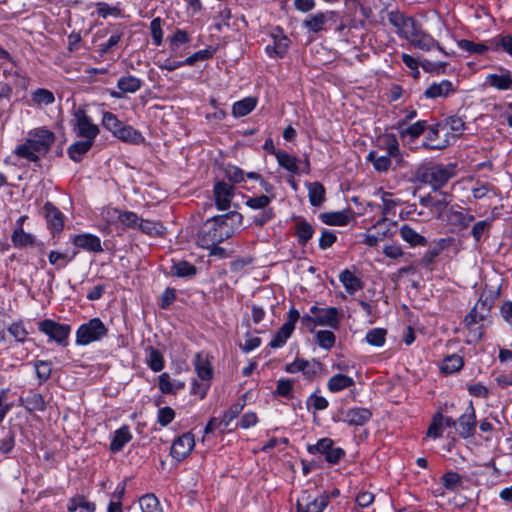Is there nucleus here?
Masks as SVG:
<instances>
[{"label": "nucleus", "mask_w": 512, "mask_h": 512, "mask_svg": "<svg viewBox=\"0 0 512 512\" xmlns=\"http://www.w3.org/2000/svg\"><path fill=\"white\" fill-rule=\"evenodd\" d=\"M389 23L396 28L397 34L406 39L414 48L431 51L437 49L443 54H447L439 43L426 31L421 24L412 17H407L399 11L388 13Z\"/></svg>", "instance_id": "1"}, {"label": "nucleus", "mask_w": 512, "mask_h": 512, "mask_svg": "<svg viewBox=\"0 0 512 512\" xmlns=\"http://www.w3.org/2000/svg\"><path fill=\"white\" fill-rule=\"evenodd\" d=\"M55 135L46 128H36L28 133L25 142L15 149V154L31 162H37L40 157L45 156L53 143Z\"/></svg>", "instance_id": "2"}, {"label": "nucleus", "mask_w": 512, "mask_h": 512, "mask_svg": "<svg viewBox=\"0 0 512 512\" xmlns=\"http://www.w3.org/2000/svg\"><path fill=\"white\" fill-rule=\"evenodd\" d=\"M379 147H383L386 154L380 155L377 150H372L366 157L367 161L372 163L373 168L377 172H387L392 168L393 161L398 167H403L405 165L404 158L400 152L399 143L394 135H385L380 140Z\"/></svg>", "instance_id": "3"}, {"label": "nucleus", "mask_w": 512, "mask_h": 512, "mask_svg": "<svg viewBox=\"0 0 512 512\" xmlns=\"http://www.w3.org/2000/svg\"><path fill=\"white\" fill-rule=\"evenodd\" d=\"M454 174L452 165L426 164L420 166L416 171L419 181L429 184L433 189H439L445 185Z\"/></svg>", "instance_id": "4"}, {"label": "nucleus", "mask_w": 512, "mask_h": 512, "mask_svg": "<svg viewBox=\"0 0 512 512\" xmlns=\"http://www.w3.org/2000/svg\"><path fill=\"white\" fill-rule=\"evenodd\" d=\"M107 333L108 329L99 318L90 319L76 331V344L81 346L88 345L104 338Z\"/></svg>", "instance_id": "5"}, {"label": "nucleus", "mask_w": 512, "mask_h": 512, "mask_svg": "<svg viewBox=\"0 0 512 512\" xmlns=\"http://www.w3.org/2000/svg\"><path fill=\"white\" fill-rule=\"evenodd\" d=\"M229 238V232L223 231L211 217L201 227L198 233V244L206 249L218 245Z\"/></svg>", "instance_id": "6"}, {"label": "nucleus", "mask_w": 512, "mask_h": 512, "mask_svg": "<svg viewBox=\"0 0 512 512\" xmlns=\"http://www.w3.org/2000/svg\"><path fill=\"white\" fill-rule=\"evenodd\" d=\"M489 314L490 306L487 304V301L479 299L471 311L465 316L464 323L466 327L470 329V334H472L476 339H481L483 332L481 327L473 326L486 320L489 317Z\"/></svg>", "instance_id": "7"}, {"label": "nucleus", "mask_w": 512, "mask_h": 512, "mask_svg": "<svg viewBox=\"0 0 512 512\" xmlns=\"http://www.w3.org/2000/svg\"><path fill=\"white\" fill-rule=\"evenodd\" d=\"M38 329L47 335L50 340L55 341L59 345L66 347L68 345V337L71 332V326L61 324L51 319H45L38 323Z\"/></svg>", "instance_id": "8"}, {"label": "nucleus", "mask_w": 512, "mask_h": 512, "mask_svg": "<svg viewBox=\"0 0 512 512\" xmlns=\"http://www.w3.org/2000/svg\"><path fill=\"white\" fill-rule=\"evenodd\" d=\"M74 116V129L78 137L94 141L99 134V128L93 124L90 117L86 114L85 110L78 108L73 113Z\"/></svg>", "instance_id": "9"}, {"label": "nucleus", "mask_w": 512, "mask_h": 512, "mask_svg": "<svg viewBox=\"0 0 512 512\" xmlns=\"http://www.w3.org/2000/svg\"><path fill=\"white\" fill-rule=\"evenodd\" d=\"M300 319L299 311L292 307L288 312L287 321L280 327L274 338L269 343L271 348H279L283 346L287 339L291 336L296 322Z\"/></svg>", "instance_id": "10"}, {"label": "nucleus", "mask_w": 512, "mask_h": 512, "mask_svg": "<svg viewBox=\"0 0 512 512\" xmlns=\"http://www.w3.org/2000/svg\"><path fill=\"white\" fill-rule=\"evenodd\" d=\"M372 417V412L367 408H352L347 411H339L333 417L336 422L342 421L351 426H362L366 424Z\"/></svg>", "instance_id": "11"}, {"label": "nucleus", "mask_w": 512, "mask_h": 512, "mask_svg": "<svg viewBox=\"0 0 512 512\" xmlns=\"http://www.w3.org/2000/svg\"><path fill=\"white\" fill-rule=\"evenodd\" d=\"M195 446L193 434L187 432L174 440L171 446L170 454L177 461L184 460Z\"/></svg>", "instance_id": "12"}, {"label": "nucleus", "mask_w": 512, "mask_h": 512, "mask_svg": "<svg viewBox=\"0 0 512 512\" xmlns=\"http://www.w3.org/2000/svg\"><path fill=\"white\" fill-rule=\"evenodd\" d=\"M328 503L329 495L325 493L314 498H311L310 495H303L297 500V510L299 512H323Z\"/></svg>", "instance_id": "13"}, {"label": "nucleus", "mask_w": 512, "mask_h": 512, "mask_svg": "<svg viewBox=\"0 0 512 512\" xmlns=\"http://www.w3.org/2000/svg\"><path fill=\"white\" fill-rule=\"evenodd\" d=\"M476 428V416L475 410L470 403L467 411L462 414L456 423V431L458 435L462 438H469L474 435Z\"/></svg>", "instance_id": "14"}, {"label": "nucleus", "mask_w": 512, "mask_h": 512, "mask_svg": "<svg viewBox=\"0 0 512 512\" xmlns=\"http://www.w3.org/2000/svg\"><path fill=\"white\" fill-rule=\"evenodd\" d=\"M312 315H316V323L319 326H329L331 328H337L339 324L338 310L335 307L330 308H318L312 306L310 308Z\"/></svg>", "instance_id": "15"}, {"label": "nucleus", "mask_w": 512, "mask_h": 512, "mask_svg": "<svg viewBox=\"0 0 512 512\" xmlns=\"http://www.w3.org/2000/svg\"><path fill=\"white\" fill-rule=\"evenodd\" d=\"M336 15L337 14L334 11L309 15L303 22V25L309 31L317 33L319 31L325 30L327 28L326 25L330 21H335Z\"/></svg>", "instance_id": "16"}, {"label": "nucleus", "mask_w": 512, "mask_h": 512, "mask_svg": "<svg viewBox=\"0 0 512 512\" xmlns=\"http://www.w3.org/2000/svg\"><path fill=\"white\" fill-rule=\"evenodd\" d=\"M223 231L229 232V238L234 234L243 220L242 214L237 211H230L226 214L217 215L212 217Z\"/></svg>", "instance_id": "17"}, {"label": "nucleus", "mask_w": 512, "mask_h": 512, "mask_svg": "<svg viewBox=\"0 0 512 512\" xmlns=\"http://www.w3.org/2000/svg\"><path fill=\"white\" fill-rule=\"evenodd\" d=\"M45 218L49 229L54 232H61L64 227V215L51 202H46L43 207Z\"/></svg>", "instance_id": "18"}, {"label": "nucleus", "mask_w": 512, "mask_h": 512, "mask_svg": "<svg viewBox=\"0 0 512 512\" xmlns=\"http://www.w3.org/2000/svg\"><path fill=\"white\" fill-rule=\"evenodd\" d=\"M233 197V186L225 183L218 182L214 186V198L216 207L219 210H226L230 207Z\"/></svg>", "instance_id": "19"}, {"label": "nucleus", "mask_w": 512, "mask_h": 512, "mask_svg": "<svg viewBox=\"0 0 512 512\" xmlns=\"http://www.w3.org/2000/svg\"><path fill=\"white\" fill-rule=\"evenodd\" d=\"M446 221L449 225L462 230L467 228L474 221V216L464 212L463 209L459 210L451 207L446 212Z\"/></svg>", "instance_id": "20"}, {"label": "nucleus", "mask_w": 512, "mask_h": 512, "mask_svg": "<svg viewBox=\"0 0 512 512\" xmlns=\"http://www.w3.org/2000/svg\"><path fill=\"white\" fill-rule=\"evenodd\" d=\"M72 243L89 252L100 253L103 251L101 240L93 234H79L73 237Z\"/></svg>", "instance_id": "21"}, {"label": "nucleus", "mask_w": 512, "mask_h": 512, "mask_svg": "<svg viewBox=\"0 0 512 512\" xmlns=\"http://www.w3.org/2000/svg\"><path fill=\"white\" fill-rule=\"evenodd\" d=\"M395 128L399 129L401 138L404 139L406 137H409L410 140H414L418 138L427 129V122L425 120H420L411 125L406 126V124H404V121H399Z\"/></svg>", "instance_id": "22"}, {"label": "nucleus", "mask_w": 512, "mask_h": 512, "mask_svg": "<svg viewBox=\"0 0 512 512\" xmlns=\"http://www.w3.org/2000/svg\"><path fill=\"white\" fill-rule=\"evenodd\" d=\"M442 127L441 124L437 123L432 126H427L428 132L426 140L422 143V146L429 150H442L447 146V141H437L439 137V129Z\"/></svg>", "instance_id": "23"}, {"label": "nucleus", "mask_w": 512, "mask_h": 512, "mask_svg": "<svg viewBox=\"0 0 512 512\" xmlns=\"http://www.w3.org/2000/svg\"><path fill=\"white\" fill-rule=\"evenodd\" d=\"M454 92L453 85L448 80H443L440 83H432L424 92L427 98L447 97Z\"/></svg>", "instance_id": "24"}, {"label": "nucleus", "mask_w": 512, "mask_h": 512, "mask_svg": "<svg viewBox=\"0 0 512 512\" xmlns=\"http://www.w3.org/2000/svg\"><path fill=\"white\" fill-rule=\"evenodd\" d=\"M115 137L123 142L134 145H139L144 142L142 134L130 125L123 124L120 130L117 131Z\"/></svg>", "instance_id": "25"}, {"label": "nucleus", "mask_w": 512, "mask_h": 512, "mask_svg": "<svg viewBox=\"0 0 512 512\" xmlns=\"http://www.w3.org/2000/svg\"><path fill=\"white\" fill-rule=\"evenodd\" d=\"M314 234V228L304 218H297L295 221V235L300 245H305Z\"/></svg>", "instance_id": "26"}, {"label": "nucleus", "mask_w": 512, "mask_h": 512, "mask_svg": "<svg viewBox=\"0 0 512 512\" xmlns=\"http://www.w3.org/2000/svg\"><path fill=\"white\" fill-rule=\"evenodd\" d=\"M355 381L352 377L344 374H336L332 376L327 382V388L330 392L336 393L344 389L354 386Z\"/></svg>", "instance_id": "27"}, {"label": "nucleus", "mask_w": 512, "mask_h": 512, "mask_svg": "<svg viewBox=\"0 0 512 512\" xmlns=\"http://www.w3.org/2000/svg\"><path fill=\"white\" fill-rule=\"evenodd\" d=\"M486 82L492 87L500 90H506L511 87L512 78L509 71H501V73L487 75Z\"/></svg>", "instance_id": "28"}, {"label": "nucleus", "mask_w": 512, "mask_h": 512, "mask_svg": "<svg viewBox=\"0 0 512 512\" xmlns=\"http://www.w3.org/2000/svg\"><path fill=\"white\" fill-rule=\"evenodd\" d=\"M20 405H22L29 412L43 411L46 408V403L43 396L39 393H30L27 397H20Z\"/></svg>", "instance_id": "29"}, {"label": "nucleus", "mask_w": 512, "mask_h": 512, "mask_svg": "<svg viewBox=\"0 0 512 512\" xmlns=\"http://www.w3.org/2000/svg\"><path fill=\"white\" fill-rule=\"evenodd\" d=\"M310 204L314 207L321 206L326 200V191L320 182H311L307 184Z\"/></svg>", "instance_id": "30"}, {"label": "nucleus", "mask_w": 512, "mask_h": 512, "mask_svg": "<svg viewBox=\"0 0 512 512\" xmlns=\"http://www.w3.org/2000/svg\"><path fill=\"white\" fill-rule=\"evenodd\" d=\"M132 438L128 426H122L118 430L115 431L113 439L110 443V450L112 452H118L123 449L126 443H128Z\"/></svg>", "instance_id": "31"}, {"label": "nucleus", "mask_w": 512, "mask_h": 512, "mask_svg": "<svg viewBox=\"0 0 512 512\" xmlns=\"http://www.w3.org/2000/svg\"><path fill=\"white\" fill-rule=\"evenodd\" d=\"M93 143L94 141L88 139L77 141L69 146L67 153L73 161L79 162L82 156L91 149Z\"/></svg>", "instance_id": "32"}, {"label": "nucleus", "mask_w": 512, "mask_h": 512, "mask_svg": "<svg viewBox=\"0 0 512 512\" xmlns=\"http://www.w3.org/2000/svg\"><path fill=\"white\" fill-rule=\"evenodd\" d=\"M400 236L401 238L409 243L411 246H425L426 238L416 232L409 225H403L400 228Z\"/></svg>", "instance_id": "33"}, {"label": "nucleus", "mask_w": 512, "mask_h": 512, "mask_svg": "<svg viewBox=\"0 0 512 512\" xmlns=\"http://www.w3.org/2000/svg\"><path fill=\"white\" fill-rule=\"evenodd\" d=\"M319 218L323 223L334 226H344L350 221L349 215L344 211L321 213Z\"/></svg>", "instance_id": "34"}, {"label": "nucleus", "mask_w": 512, "mask_h": 512, "mask_svg": "<svg viewBox=\"0 0 512 512\" xmlns=\"http://www.w3.org/2000/svg\"><path fill=\"white\" fill-rule=\"evenodd\" d=\"M142 86V81L132 75L122 76L118 79L117 87L124 93H135Z\"/></svg>", "instance_id": "35"}, {"label": "nucleus", "mask_w": 512, "mask_h": 512, "mask_svg": "<svg viewBox=\"0 0 512 512\" xmlns=\"http://www.w3.org/2000/svg\"><path fill=\"white\" fill-rule=\"evenodd\" d=\"M340 281L344 285L347 293L354 294L362 288V282L351 271L344 270L339 276Z\"/></svg>", "instance_id": "36"}, {"label": "nucleus", "mask_w": 512, "mask_h": 512, "mask_svg": "<svg viewBox=\"0 0 512 512\" xmlns=\"http://www.w3.org/2000/svg\"><path fill=\"white\" fill-rule=\"evenodd\" d=\"M195 370L198 377L203 381H209L212 377V368L207 359L200 353L194 359Z\"/></svg>", "instance_id": "37"}, {"label": "nucleus", "mask_w": 512, "mask_h": 512, "mask_svg": "<svg viewBox=\"0 0 512 512\" xmlns=\"http://www.w3.org/2000/svg\"><path fill=\"white\" fill-rule=\"evenodd\" d=\"M256 104L257 101L255 98L247 97L234 103L232 113L235 117L246 116L256 107Z\"/></svg>", "instance_id": "38"}, {"label": "nucleus", "mask_w": 512, "mask_h": 512, "mask_svg": "<svg viewBox=\"0 0 512 512\" xmlns=\"http://www.w3.org/2000/svg\"><path fill=\"white\" fill-rule=\"evenodd\" d=\"M463 359L457 354H452L444 358L441 364V371L445 374L458 372L463 367Z\"/></svg>", "instance_id": "39"}, {"label": "nucleus", "mask_w": 512, "mask_h": 512, "mask_svg": "<svg viewBox=\"0 0 512 512\" xmlns=\"http://www.w3.org/2000/svg\"><path fill=\"white\" fill-rule=\"evenodd\" d=\"M196 272V267L187 261L174 262L171 267V275L176 277H192Z\"/></svg>", "instance_id": "40"}, {"label": "nucleus", "mask_w": 512, "mask_h": 512, "mask_svg": "<svg viewBox=\"0 0 512 512\" xmlns=\"http://www.w3.org/2000/svg\"><path fill=\"white\" fill-rule=\"evenodd\" d=\"M275 157L278 161V164L287 171L294 174H297L299 172V168L297 165L298 159L295 156H292L287 152L280 151L276 153Z\"/></svg>", "instance_id": "41"}, {"label": "nucleus", "mask_w": 512, "mask_h": 512, "mask_svg": "<svg viewBox=\"0 0 512 512\" xmlns=\"http://www.w3.org/2000/svg\"><path fill=\"white\" fill-rule=\"evenodd\" d=\"M80 509V512H95L96 506L93 502L87 501L83 496H76L70 499L68 510L74 512Z\"/></svg>", "instance_id": "42"}, {"label": "nucleus", "mask_w": 512, "mask_h": 512, "mask_svg": "<svg viewBox=\"0 0 512 512\" xmlns=\"http://www.w3.org/2000/svg\"><path fill=\"white\" fill-rule=\"evenodd\" d=\"M491 226H492L491 219H485V220L476 222L471 229V235H472L473 239L475 240V242L479 243V242H481V240L484 237H487Z\"/></svg>", "instance_id": "43"}, {"label": "nucleus", "mask_w": 512, "mask_h": 512, "mask_svg": "<svg viewBox=\"0 0 512 512\" xmlns=\"http://www.w3.org/2000/svg\"><path fill=\"white\" fill-rule=\"evenodd\" d=\"M11 240L15 247L32 246L34 244L33 235L26 233L21 227L14 229Z\"/></svg>", "instance_id": "44"}, {"label": "nucleus", "mask_w": 512, "mask_h": 512, "mask_svg": "<svg viewBox=\"0 0 512 512\" xmlns=\"http://www.w3.org/2000/svg\"><path fill=\"white\" fill-rule=\"evenodd\" d=\"M31 100L35 105L42 106L53 104L55 97L50 90L39 88L32 92Z\"/></svg>", "instance_id": "45"}, {"label": "nucleus", "mask_w": 512, "mask_h": 512, "mask_svg": "<svg viewBox=\"0 0 512 512\" xmlns=\"http://www.w3.org/2000/svg\"><path fill=\"white\" fill-rule=\"evenodd\" d=\"M423 201L427 207L435 210L438 213L437 218L442 217L443 212L450 203V199L446 194H442L440 198L430 197L429 199Z\"/></svg>", "instance_id": "46"}, {"label": "nucleus", "mask_w": 512, "mask_h": 512, "mask_svg": "<svg viewBox=\"0 0 512 512\" xmlns=\"http://www.w3.org/2000/svg\"><path fill=\"white\" fill-rule=\"evenodd\" d=\"M147 364L154 372H159L164 368V358L162 354L155 348L149 347Z\"/></svg>", "instance_id": "47"}, {"label": "nucleus", "mask_w": 512, "mask_h": 512, "mask_svg": "<svg viewBox=\"0 0 512 512\" xmlns=\"http://www.w3.org/2000/svg\"><path fill=\"white\" fill-rule=\"evenodd\" d=\"M386 220L387 218L383 217L382 219L378 220L375 225H373L372 229L377 230V235H366L364 239V243L366 245L374 247L387 235L385 230L381 231V228L385 224Z\"/></svg>", "instance_id": "48"}, {"label": "nucleus", "mask_w": 512, "mask_h": 512, "mask_svg": "<svg viewBox=\"0 0 512 512\" xmlns=\"http://www.w3.org/2000/svg\"><path fill=\"white\" fill-rule=\"evenodd\" d=\"M139 503L142 512H162L159 501L153 494L142 496Z\"/></svg>", "instance_id": "49"}, {"label": "nucleus", "mask_w": 512, "mask_h": 512, "mask_svg": "<svg viewBox=\"0 0 512 512\" xmlns=\"http://www.w3.org/2000/svg\"><path fill=\"white\" fill-rule=\"evenodd\" d=\"M103 126L110 131L113 136L117 134L123 123L111 112H104L102 117Z\"/></svg>", "instance_id": "50"}, {"label": "nucleus", "mask_w": 512, "mask_h": 512, "mask_svg": "<svg viewBox=\"0 0 512 512\" xmlns=\"http://www.w3.org/2000/svg\"><path fill=\"white\" fill-rule=\"evenodd\" d=\"M442 483L446 489L455 491L462 486L463 481L458 473L449 471L442 476Z\"/></svg>", "instance_id": "51"}, {"label": "nucleus", "mask_w": 512, "mask_h": 512, "mask_svg": "<svg viewBox=\"0 0 512 512\" xmlns=\"http://www.w3.org/2000/svg\"><path fill=\"white\" fill-rule=\"evenodd\" d=\"M75 255L76 252H74L72 256H69L66 253L51 251L49 253L48 259L50 264L56 266L57 269H61L65 267L70 261H72Z\"/></svg>", "instance_id": "52"}, {"label": "nucleus", "mask_w": 512, "mask_h": 512, "mask_svg": "<svg viewBox=\"0 0 512 512\" xmlns=\"http://www.w3.org/2000/svg\"><path fill=\"white\" fill-rule=\"evenodd\" d=\"M458 46L464 50L469 52L470 54L482 55L488 50V46L482 43H474L472 41L463 39L458 42Z\"/></svg>", "instance_id": "53"}, {"label": "nucleus", "mask_w": 512, "mask_h": 512, "mask_svg": "<svg viewBox=\"0 0 512 512\" xmlns=\"http://www.w3.org/2000/svg\"><path fill=\"white\" fill-rule=\"evenodd\" d=\"M334 446V442L330 438H322L315 445L308 446V452L311 454L320 453L325 457Z\"/></svg>", "instance_id": "54"}, {"label": "nucleus", "mask_w": 512, "mask_h": 512, "mask_svg": "<svg viewBox=\"0 0 512 512\" xmlns=\"http://www.w3.org/2000/svg\"><path fill=\"white\" fill-rule=\"evenodd\" d=\"M386 330L382 328H374L367 332L366 340L370 345L382 346L385 343Z\"/></svg>", "instance_id": "55"}, {"label": "nucleus", "mask_w": 512, "mask_h": 512, "mask_svg": "<svg viewBox=\"0 0 512 512\" xmlns=\"http://www.w3.org/2000/svg\"><path fill=\"white\" fill-rule=\"evenodd\" d=\"M242 409L243 404L238 402L232 405L229 410L223 414V417L219 421V425H223V430L229 426L231 421H233L238 416Z\"/></svg>", "instance_id": "56"}, {"label": "nucleus", "mask_w": 512, "mask_h": 512, "mask_svg": "<svg viewBox=\"0 0 512 512\" xmlns=\"http://www.w3.org/2000/svg\"><path fill=\"white\" fill-rule=\"evenodd\" d=\"M169 41L171 52H176L180 45L188 43L190 41V36L186 31L178 29L170 37Z\"/></svg>", "instance_id": "57"}, {"label": "nucleus", "mask_w": 512, "mask_h": 512, "mask_svg": "<svg viewBox=\"0 0 512 512\" xmlns=\"http://www.w3.org/2000/svg\"><path fill=\"white\" fill-rule=\"evenodd\" d=\"M162 225L150 220L140 219L137 229L141 230L150 236H156L161 234Z\"/></svg>", "instance_id": "58"}, {"label": "nucleus", "mask_w": 512, "mask_h": 512, "mask_svg": "<svg viewBox=\"0 0 512 512\" xmlns=\"http://www.w3.org/2000/svg\"><path fill=\"white\" fill-rule=\"evenodd\" d=\"M443 415L437 413L433 416L432 422L427 430V436L431 438H439L442 436Z\"/></svg>", "instance_id": "59"}, {"label": "nucleus", "mask_w": 512, "mask_h": 512, "mask_svg": "<svg viewBox=\"0 0 512 512\" xmlns=\"http://www.w3.org/2000/svg\"><path fill=\"white\" fill-rule=\"evenodd\" d=\"M214 51L215 50L211 49V48L199 50V51L193 53L191 56L187 57L184 60V63H186V65H188V66H192L198 61L208 60L213 57Z\"/></svg>", "instance_id": "60"}, {"label": "nucleus", "mask_w": 512, "mask_h": 512, "mask_svg": "<svg viewBox=\"0 0 512 512\" xmlns=\"http://www.w3.org/2000/svg\"><path fill=\"white\" fill-rule=\"evenodd\" d=\"M317 343L325 349H330L335 344V335L328 330H320L316 334Z\"/></svg>", "instance_id": "61"}, {"label": "nucleus", "mask_w": 512, "mask_h": 512, "mask_svg": "<svg viewBox=\"0 0 512 512\" xmlns=\"http://www.w3.org/2000/svg\"><path fill=\"white\" fill-rule=\"evenodd\" d=\"M118 220L128 228H137L140 218L134 212L124 211L119 213Z\"/></svg>", "instance_id": "62"}, {"label": "nucleus", "mask_w": 512, "mask_h": 512, "mask_svg": "<svg viewBox=\"0 0 512 512\" xmlns=\"http://www.w3.org/2000/svg\"><path fill=\"white\" fill-rule=\"evenodd\" d=\"M444 126L448 127L455 136H460L465 130V123L462 118L458 116H451L447 118Z\"/></svg>", "instance_id": "63"}, {"label": "nucleus", "mask_w": 512, "mask_h": 512, "mask_svg": "<svg viewBox=\"0 0 512 512\" xmlns=\"http://www.w3.org/2000/svg\"><path fill=\"white\" fill-rule=\"evenodd\" d=\"M8 332L15 338L17 342H24L28 336V331L25 329L22 322H16L10 325Z\"/></svg>", "instance_id": "64"}]
</instances>
